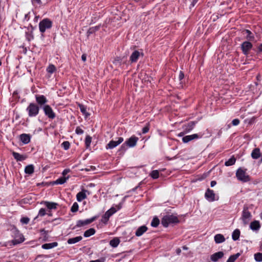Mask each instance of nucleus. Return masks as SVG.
I'll list each match as a JSON object with an SVG mask.
<instances>
[{
    "mask_svg": "<svg viewBox=\"0 0 262 262\" xmlns=\"http://www.w3.org/2000/svg\"><path fill=\"white\" fill-rule=\"evenodd\" d=\"M26 110L29 117H36L39 113V107L36 103H30L27 107Z\"/></svg>",
    "mask_w": 262,
    "mask_h": 262,
    "instance_id": "obj_1",
    "label": "nucleus"
},
{
    "mask_svg": "<svg viewBox=\"0 0 262 262\" xmlns=\"http://www.w3.org/2000/svg\"><path fill=\"white\" fill-rule=\"evenodd\" d=\"M179 222L178 217L173 215H167L164 216L161 221V224L165 227H168L171 223H177Z\"/></svg>",
    "mask_w": 262,
    "mask_h": 262,
    "instance_id": "obj_2",
    "label": "nucleus"
},
{
    "mask_svg": "<svg viewBox=\"0 0 262 262\" xmlns=\"http://www.w3.org/2000/svg\"><path fill=\"white\" fill-rule=\"evenodd\" d=\"M236 176L237 179L243 182H247L250 181V177L246 173V170L241 168L237 169L236 172Z\"/></svg>",
    "mask_w": 262,
    "mask_h": 262,
    "instance_id": "obj_3",
    "label": "nucleus"
},
{
    "mask_svg": "<svg viewBox=\"0 0 262 262\" xmlns=\"http://www.w3.org/2000/svg\"><path fill=\"white\" fill-rule=\"evenodd\" d=\"M252 217L251 213L248 211V207L246 206L244 207L242 212V220L245 225L248 224Z\"/></svg>",
    "mask_w": 262,
    "mask_h": 262,
    "instance_id": "obj_4",
    "label": "nucleus"
},
{
    "mask_svg": "<svg viewBox=\"0 0 262 262\" xmlns=\"http://www.w3.org/2000/svg\"><path fill=\"white\" fill-rule=\"evenodd\" d=\"M51 27L52 21L47 18L43 19L39 24V30L41 33L45 32L46 29H50Z\"/></svg>",
    "mask_w": 262,
    "mask_h": 262,
    "instance_id": "obj_5",
    "label": "nucleus"
},
{
    "mask_svg": "<svg viewBox=\"0 0 262 262\" xmlns=\"http://www.w3.org/2000/svg\"><path fill=\"white\" fill-rule=\"evenodd\" d=\"M43 110L45 115L50 119H54L55 117V114L53 112L51 107L49 105H44Z\"/></svg>",
    "mask_w": 262,
    "mask_h": 262,
    "instance_id": "obj_6",
    "label": "nucleus"
},
{
    "mask_svg": "<svg viewBox=\"0 0 262 262\" xmlns=\"http://www.w3.org/2000/svg\"><path fill=\"white\" fill-rule=\"evenodd\" d=\"M117 140L114 141L112 140L111 141L106 145V149H113L116 146H117L118 145L121 144L123 141V138L122 137H119L117 138Z\"/></svg>",
    "mask_w": 262,
    "mask_h": 262,
    "instance_id": "obj_7",
    "label": "nucleus"
},
{
    "mask_svg": "<svg viewBox=\"0 0 262 262\" xmlns=\"http://www.w3.org/2000/svg\"><path fill=\"white\" fill-rule=\"evenodd\" d=\"M252 44L249 41H244L241 45V48L243 53L245 55H247L249 53V51L252 49Z\"/></svg>",
    "mask_w": 262,
    "mask_h": 262,
    "instance_id": "obj_8",
    "label": "nucleus"
},
{
    "mask_svg": "<svg viewBox=\"0 0 262 262\" xmlns=\"http://www.w3.org/2000/svg\"><path fill=\"white\" fill-rule=\"evenodd\" d=\"M96 219H97V216H94V217H92L91 219H87V220H85L84 221L78 220L77 222L76 226L77 227H82V226L87 225L90 224V223H92L93 222H94Z\"/></svg>",
    "mask_w": 262,
    "mask_h": 262,
    "instance_id": "obj_9",
    "label": "nucleus"
},
{
    "mask_svg": "<svg viewBox=\"0 0 262 262\" xmlns=\"http://www.w3.org/2000/svg\"><path fill=\"white\" fill-rule=\"evenodd\" d=\"M138 139V138L136 136H132L125 142V144L129 147H134L136 145Z\"/></svg>",
    "mask_w": 262,
    "mask_h": 262,
    "instance_id": "obj_10",
    "label": "nucleus"
},
{
    "mask_svg": "<svg viewBox=\"0 0 262 262\" xmlns=\"http://www.w3.org/2000/svg\"><path fill=\"white\" fill-rule=\"evenodd\" d=\"M215 195L213 191L209 188L207 189L205 194L206 199L210 202H213L215 200Z\"/></svg>",
    "mask_w": 262,
    "mask_h": 262,
    "instance_id": "obj_11",
    "label": "nucleus"
},
{
    "mask_svg": "<svg viewBox=\"0 0 262 262\" xmlns=\"http://www.w3.org/2000/svg\"><path fill=\"white\" fill-rule=\"evenodd\" d=\"M200 137H201V136H200L197 134H194L193 135H188V136L183 137V138H182V141L184 143H187L190 141H192L194 139H197L199 138Z\"/></svg>",
    "mask_w": 262,
    "mask_h": 262,
    "instance_id": "obj_12",
    "label": "nucleus"
},
{
    "mask_svg": "<svg viewBox=\"0 0 262 262\" xmlns=\"http://www.w3.org/2000/svg\"><path fill=\"white\" fill-rule=\"evenodd\" d=\"M141 55L143 56L142 52L137 50L134 51L130 56V60L132 62H136Z\"/></svg>",
    "mask_w": 262,
    "mask_h": 262,
    "instance_id": "obj_13",
    "label": "nucleus"
},
{
    "mask_svg": "<svg viewBox=\"0 0 262 262\" xmlns=\"http://www.w3.org/2000/svg\"><path fill=\"white\" fill-rule=\"evenodd\" d=\"M224 255V253L223 252H217L212 254L210 256V259L212 261L216 262L218 261L220 259H221L222 257H223Z\"/></svg>",
    "mask_w": 262,
    "mask_h": 262,
    "instance_id": "obj_14",
    "label": "nucleus"
},
{
    "mask_svg": "<svg viewBox=\"0 0 262 262\" xmlns=\"http://www.w3.org/2000/svg\"><path fill=\"white\" fill-rule=\"evenodd\" d=\"M24 241V237L23 235L17 232V235H15V238L12 241V243L13 245H15L20 244Z\"/></svg>",
    "mask_w": 262,
    "mask_h": 262,
    "instance_id": "obj_15",
    "label": "nucleus"
},
{
    "mask_svg": "<svg viewBox=\"0 0 262 262\" xmlns=\"http://www.w3.org/2000/svg\"><path fill=\"white\" fill-rule=\"evenodd\" d=\"M36 101L38 105H44L47 102V99L43 95H36Z\"/></svg>",
    "mask_w": 262,
    "mask_h": 262,
    "instance_id": "obj_16",
    "label": "nucleus"
},
{
    "mask_svg": "<svg viewBox=\"0 0 262 262\" xmlns=\"http://www.w3.org/2000/svg\"><path fill=\"white\" fill-rule=\"evenodd\" d=\"M196 122L194 121H191L189 122L187 125L184 126V128L185 133L190 132L195 126Z\"/></svg>",
    "mask_w": 262,
    "mask_h": 262,
    "instance_id": "obj_17",
    "label": "nucleus"
},
{
    "mask_svg": "<svg viewBox=\"0 0 262 262\" xmlns=\"http://www.w3.org/2000/svg\"><path fill=\"white\" fill-rule=\"evenodd\" d=\"M20 140L24 144H27L30 141V136L28 134H23L20 136Z\"/></svg>",
    "mask_w": 262,
    "mask_h": 262,
    "instance_id": "obj_18",
    "label": "nucleus"
},
{
    "mask_svg": "<svg viewBox=\"0 0 262 262\" xmlns=\"http://www.w3.org/2000/svg\"><path fill=\"white\" fill-rule=\"evenodd\" d=\"M147 230V228L145 226H142L138 228V229L136 231V235L137 236H140L142 235L144 232H145Z\"/></svg>",
    "mask_w": 262,
    "mask_h": 262,
    "instance_id": "obj_19",
    "label": "nucleus"
},
{
    "mask_svg": "<svg viewBox=\"0 0 262 262\" xmlns=\"http://www.w3.org/2000/svg\"><path fill=\"white\" fill-rule=\"evenodd\" d=\"M13 156L17 161H22L26 159V156L19 154L18 152L13 151Z\"/></svg>",
    "mask_w": 262,
    "mask_h": 262,
    "instance_id": "obj_20",
    "label": "nucleus"
},
{
    "mask_svg": "<svg viewBox=\"0 0 262 262\" xmlns=\"http://www.w3.org/2000/svg\"><path fill=\"white\" fill-rule=\"evenodd\" d=\"M260 156V149L258 148H254L252 153L251 157L254 159H257Z\"/></svg>",
    "mask_w": 262,
    "mask_h": 262,
    "instance_id": "obj_21",
    "label": "nucleus"
},
{
    "mask_svg": "<svg viewBox=\"0 0 262 262\" xmlns=\"http://www.w3.org/2000/svg\"><path fill=\"white\" fill-rule=\"evenodd\" d=\"M250 227L252 230H258L260 228V225L258 221H255L251 223Z\"/></svg>",
    "mask_w": 262,
    "mask_h": 262,
    "instance_id": "obj_22",
    "label": "nucleus"
},
{
    "mask_svg": "<svg viewBox=\"0 0 262 262\" xmlns=\"http://www.w3.org/2000/svg\"><path fill=\"white\" fill-rule=\"evenodd\" d=\"M85 190H83L82 191L78 192L76 195L77 200L78 202H81L83 199L86 198V195L85 193Z\"/></svg>",
    "mask_w": 262,
    "mask_h": 262,
    "instance_id": "obj_23",
    "label": "nucleus"
},
{
    "mask_svg": "<svg viewBox=\"0 0 262 262\" xmlns=\"http://www.w3.org/2000/svg\"><path fill=\"white\" fill-rule=\"evenodd\" d=\"M214 241L216 244H220L225 241L224 236L221 234H217L214 236Z\"/></svg>",
    "mask_w": 262,
    "mask_h": 262,
    "instance_id": "obj_24",
    "label": "nucleus"
},
{
    "mask_svg": "<svg viewBox=\"0 0 262 262\" xmlns=\"http://www.w3.org/2000/svg\"><path fill=\"white\" fill-rule=\"evenodd\" d=\"M58 243L57 242H53L52 243H48L43 244L41 246L42 248L44 249H50L57 246Z\"/></svg>",
    "mask_w": 262,
    "mask_h": 262,
    "instance_id": "obj_25",
    "label": "nucleus"
},
{
    "mask_svg": "<svg viewBox=\"0 0 262 262\" xmlns=\"http://www.w3.org/2000/svg\"><path fill=\"white\" fill-rule=\"evenodd\" d=\"M82 237L81 236H77L75 237L71 238L68 239L67 243L69 244H75L77 242H79V241L82 240Z\"/></svg>",
    "mask_w": 262,
    "mask_h": 262,
    "instance_id": "obj_26",
    "label": "nucleus"
},
{
    "mask_svg": "<svg viewBox=\"0 0 262 262\" xmlns=\"http://www.w3.org/2000/svg\"><path fill=\"white\" fill-rule=\"evenodd\" d=\"M44 204H45L46 207L49 209H56L57 206L58 205V204L56 203L49 202H45Z\"/></svg>",
    "mask_w": 262,
    "mask_h": 262,
    "instance_id": "obj_27",
    "label": "nucleus"
},
{
    "mask_svg": "<svg viewBox=\"0 0 262 262\" xmlns=\"http://www.w3.org/2000/svg\"><path fill=\"white\" fill-rule=\"evenodd\" d=\"M111 216H112L111 213H110V212H107V211L102 216L101 222L105 224H106Z\"/></svg>",
    "mask_w": 262,
    "mask_h": 262,
    "instance_id": "obj_28",
    "label": "nucleus"
},
{
    "mask_svg": "<svg viewBox=\"0 0 262 262\" xmlns=\"http://www.w3.org/2000/svg\"><path fill=\"white\" fill-rule=\"evenodd\" d=\"M244 32L247 34L246 39L249 41H253L254 40V36L252 32L249 30H245Z\"/></svg>",
    "mask_w": 262,
    "mask_h": 262,
    "instance_id": "obj_29",
    "label": "nucleus"
},
{
    "mask_svg": "<svg viewBox=\"0 0 262 262\" xmlns=\"http://www.w3.org/2000/svg\"><path fill=\"white\" fill-rule=\"evenodd\" d=\"M100 29V26H97L95 27L90 28L87 31V36H89L91 34H92L97 31Z\"/></svg>",
    "mask_w": 262,
    "mask_h": 262,
    "instance_id": "obj_30",
    "label": "nucleus"
},
{
    "mask_svg": "<svg viewBox=\"0 0 262 262\" xmlns=\"http://www.w3.org/2000/svg\"><path fill=\"white\" fill-rule=\"evenodd\" d=\"M119 243L120 240L117 237L113 238L110 242V245L114 248L117 247Z\"/></svg>",
    "mask_w": 262,
    "mask_h": 262,
    "instance_id": "obj_31",
    "label": "nucleus"
},
{
    "mask_svg": "<svg viewBox=\"0 0 262 262\" xmlns=\"http://www.w3.org/2000/svg\"><path fill=\"white\" fill-rule=\"evenodd\" d=\"M95 233V230L94 228H90L86 230L84 233V236L88 237Z\"/></svg>",
    "mask_w": 262,
    "mask_h": 262,
    "instance_id": "obj_32",
    "label": "nucleus"
},
{
    "mask_svg": "<svg viewBox=\"0 0 262 262\" xmlns=\"http://www.w3.org/2000/svg\"><path fill=\"white\" fill-rule=\"evenodd\" d=\"M25 172L27 174H32L34 172V166L33 165H29L25 167Z\"/></svg>",
    "mask_w": 262,
    "mask_h": 262,
    "instance_id": "obj_33",
    "label": "nucleus"
},
{
    "mask_svg": "<svg viewBox=\"0 0 262 262\" xmlns=\"http://www.w3.org/2000/svg\"><path fill=\"white\" fill-rule=\"evenodd\" d=\"M240 235V231L239 229H235L232 233V238L234 241L237 240Z\"/></svg>",
    "mask_w": 262,
    "mask_h": 262,
    "instance_id": "obj_34",
    "label": "nucleus"
},
{
    "mask_svg": "<svg viewBox=\"0 0 262 262\" xmlns=\"http://www.w3.org/2000/svg\"><path fill=\"white\" fill-rule=\"evenodd\" d=\"M78 106L80 110V111L82 112V113L86 117H88V116L90 115V114H89L87 112H86V107L82 104H78Z\"/></svg>",
    "mask_w": 262,
    "mask_h": 262,
    "instance_id": "obj_35",
    "label": "nucleus"
},
{
    "mask_svg": "<svg viewBox=\"0 0 262 262\" xmlns=\"http://www.w3.org/2000/svg\"><path fill=\"white\" fill-rule=\"evenodd\" d=\"M68 179H69V177H62L58 179L57 180H56L54 183L57 184H63L66 182V181Z\"/></svg>",
    "mask_w": 262,
    "mask_h": 262,
    "instance_id": "obj_36",
    "label": "nucleus"
},
{
    "mask_svg": "<svg viewBox=\"0 0 262 262\" xmlns=\"http://www.w3.org/2000/svg\"><path fill=\"white\" fill-rule=\"evenodd\" d=\"M47 71L48 73L51 74L56 71V68L54 65L50 64L47 68Z\"/></svg>",
    "mask_w": 262,
    "mask_h": 262,
    "instance_id": "obj_37",
    "label": "nucleus"
},
{
    "mask_svg": "<svg viewBox=\"0 0 262 262\" xmlns=\"http://www.w3.org/2000/svg\"><path fill=\"white\" fill-rule=\"evenodd\" d=\"M236 159L233 156L225 163V165L227 166L233 165L235 164Z\"/></svg>",
    "mask_w": 262,
    "mask_h": 262,
    "instance_id": "obj_38",
    "label": "nucleus"
},
{
    "mask_svg": "<svg viewBox=\"0 0 262 262\" xmlns=\"http://www.w3.org/2000/svg\"><path fill=\"white\" fill-rule=\"evenodd\" d=\"M239 253H238L231 255L226 262H234L235 260L239 257Z\"/></svg>",
    "mask_w": 262,
    "mask_h": 262,
    "instance_id": "obj_39",
    "label": "nucleus"
},
{
    "mask_svg": "<svg viewBox=\"0 0 262 262\" xmlns=\"http://www.w3.org/2000/svg\"><path fill=\"white\" fill-rule=\"evenodd\" d=\"M160 223V221L158 219V217H155L152 219L151 223V226L154 227H157Z\"/></svg>",
    "mask_w": 262,
    "mask_h": 262,
    "instance_id": "obj_40",
    "label": "nucleus"
},
{
    "mask_svg": "<svg viewBox=\"0 0 262 262\" xmlns=\"http://www.w3.org/2000/svg\"><path fill=\"white\" fill-rule=\"evenodd\" d=\"M254 259L257 262L262 261V253H256L254 254Z\"/></svg>",
    "mask_w": 262,
    "mask_h": 262,
    "instance_id": "obj_41",
    "label": "nucleus"
},
{
    "mask_svg": "<svg viewBox=\"0 0 262 262\" xmlns=\"http://www.w3.org/2000/svg\"><path fill=\"white\" fill-rule=\"evenodd\" d=\"M78 208H79V206H78V204L76 203V202H75L71 208V211L72 212H76L78 211Z\"/></svg>",
    "mask_w": 262,
    "mask_h": 262,
    "instance_id": "obj_42",
    "label": "nucleus"
},
{
    "mask_svg": "<svg viewBox=\"0 0 262 262\" xmlns=\"http://www.w3.org/2000/svg\"><path fill=\"white\" fill-rule=\"evenodd\" d=\"M92 138L90 136H87L85 139V144L86 147L88 148L91 143Z\"/></svg>",
    "mask_w": 262,
    "mask_h": 262,
    "instance_id": "obj_43",
    "label": "nucleus"
},
{
    "mask_svg": "<svg viewBox=\"0 0 262 262\" xmlns=\"http://www.w3.org/2000/svg\"><path fill=\"white\" fill-rule=\"evenodd\" d=\"M159 171L157 170H153L150 173V176L154 179H157L159 177Z\"/></svg>",
    "mask_w": 262,
    "mask_h": 262,
    "instance_id": "obj_44",
    "label": "nucleus"
},
{
    "mask_svg": "<svg viewBox=\"0 0 262 262\" xmlns=\"http://www.w3.org/2000/svg\"><path fill=\"white\" fill-rule=\"evenodd\" d=\"M70 144L68 141H64L61 144V146L65 149L67 150L70 148Z\"/></svg>",
    "mask_w": 262,
    "mask_h": 262,
    "instance_id": "obj_45",
    "label": "nucleus"
},
{
    "mask_svg": "<svg viewBox=\"0 0 262 262\" xmlns=\"http://www.w3.org/2000/svg\"><path fill=\"white\" fill-rule=\"evenodd\" d=\"M117 207H118L117 209H116L114 207H112L109 210H107V212H110V213H111V215H112L114 213H115L117 211V210H119L121 208V206H118Z\"/></svg>",
    "mask_w": 262,
    "mask_h": 262,
    "instance_id": "obj_46",
    "label": "nucleus"
},
{
    "mask_svg": "<svg viewBox=\"0 0 262 262\" xmlns=\"http://www.w3.org/2000/svg\"><path fill=\"white\" fill-rule=\"evenodd\" d=\"M29 221H30V219L27 217H24L20 219L21 223H22L23 224H28Z\"/></svg>",
    "mask_w": 262,
    "mask_h": 262,
    "instance_id": "obj_47",
    "label": "nucleus"
},
{
    "mask_svg": "<svg viewBox=\"0 0 262 262\" xmlns=\"http://www.w3.org/2000/svg\"><path fill=\"white\" fill-rule=\"evenodd\" d=\"M75 132L77 134L81 135L84 132L79 126H78L76 128Z\"/></svg>",
    "mask_w": 262,
    "mask_h": 262,
    "instance_id": "obj_48",
    "label": "nucleus"
},
{
    "mask_svg": "<svg viewBox=\"0 0 262 262\" xmlns=\"http://www.w3.org/2000/svg\"><path fill=\"white\" fill-rule=\"evenodd\" d=\"M149 124H147L145 127H144L142 129V133L146 134L149 131Z\"/></svg>",
    "mask_w": 262,
    "mask_h": 262,
    "instance_id": "obj_49",
    "label": "nucleus"
},
{
    "mask_svg": "<svg viewBox=\"0 0 262 262\" xmlns=\"http://www.w3.org/2000/svg\"><path fill=\"white\" fill-rule=\"evenodd\" d=\"M45 214H46V210H45V209H43V208H41L39 210V211L38 215L41 216H43Z\"/></svg>",
    "mask_w": 262,
    "mask_h": 262,
    "instance_id": "obj_50",
    "label": "nucleus"
},
{
    "mask_svg": "<svg viewBox=\"0 0 262 262\" xmlns=\"http://www.w3.org/2000/svg\"><path fill=\"white\" fill-rule=\"evenodd\" d=\"M32 3L33 5H35L36 4L37 5H40L41 4V0H31Z\"/></svg>",
    "mask_w": 262,
    "mask_h": 262,
    "instance_id": "obj_51",
    "label": "nucleus"
},
{
    "mask_svg": "<svg viewBox=\"0 0 262 262\" xmlns=\"http://www.w3.org/2000/svg\"><path fill=\"white\" fill-rule=\"evenodd\" d=\"M239 123V120L238 119H234L232 121L233 125H237Z\"/></svg>",
    "mask_w": 262,
    "mask_h": 262,
    "instance_id": "obj_52",
    "label": "nucleus"
},
{
    "mask_svg": "<svg viewBox=\"0 0 262 262\" xmlns=\"http://www.w3.org/2000/svg\"><path fill=\"white\" fill-rule=\"evenodd\" d=\"M184 77V74L182 72H180L179 75V79L181 81L182 80Z\"/></svg>",
    "mask_w": 262,
    "mask_h": 262,
    "instance_id": "obj_53",
    "label": "nucleus"
},
{
    "mask_svg": "<svg viewBox=\"0 0 262 262\" xmlns=\"http://www.w3.org/2000/svg\"><path fill=\"white\" fill-rule=\"evenodd\" d=\"M70 171V170L69 169H64L63 170V171L62 172V175H63V177H65V176Z\"/></svg>",
    "mask_w": 262,
    "mask_h": 262,
    "instance_id": "obj_54",
    "label": "nucleus"
},
{
    "mask_svg": "<svg viewBox=\"0 0 262 262\" xmlns=\"http://www.w3.org/2000/svg\"><path fill=\"white\" fill-rule=\"evenodd\" d=\"M127 145H126V144H125V142L124 143H123V144L121 145V149H122V150H126V147H127Z\"/></svg>",
    "mask_w": 262,
    "mask_h": 262,
    "instance_id": "obj_55",
    "label": "nucleus"
},
{
    "mask_svg": "<svg viewBox=\"0 0 262 262\" xmlns=\"http://www.w3.org/2000/svg\"><path fill=\"white\" fill-rule=\"evenodd\" d=\"M81 59L83 61H85L86 59V55L85 54L82 55Z\"/></svg>",
    "mask_w": 262,
    "mask_h": 262,
    "instance_id": "obj_56",
    "label": "nucleus"
},
{
    "mask_svg": "<svg viewBox=\"0 0 262 262\" xmlns=\"http://www.w3.org/2000/svg\"><path fill=\"white\" fill-rule=\"evenodd\" d=\"M216 184V181H212L210 183V185H211V187H213Z\"/></svg>",
    "mask_w": 262,
    "mask_h": 262,
    "instance_id": "obj_57",
    "label": "nucleus"
},
{
    "mask_svg": "<svg viewBox=\"0 0 262 262\" xmlns=\"http://www.w3.org/2000/svg\"><path fill=\"white\" fill-rule=\"evenodd\" d=\"M258 50L259 52H262V43L258 46Z\"/></svg>",
    "mask_w": 262,
    "mask_h": 262,
    "instance_id": "obj_58",
    "label": "nucleus"
},
{
    "mask_svg": "<svg viewBox=\"0 0 262 262\" xmlns=\"http://www.w3.org/2000/svg\"><path fill=\"white\" fill-rule=\"evenodd\" d=\"M198 1V0H193L192 3H191V5L192 6H194L195 5V4L197 3V2Z\"/></svg>",
    "mask_w": 262,
    "mask_h": 262,
    "instance_id": "obj_59",
    "label": "nucleus"
},
{
    "mask_svg": "<svg viewBox=\"0 0 262 262\" xmlns=\"http://www.w3.org/2000/svg\"><path fill=\"white\" fill-rule=\"evenodd\" d=\"M185 133H186L185 132H181L180 133H179L178 134V136H179V137L183 136L184 135Z\"/></svg>",
    "mask_w": 262,
    "mask_h": 262,
    "instance_id": "obj_60",
    "label": "nucleus"
},
{
    "mask_svg": "<svg viewBox=\"0 0 262 262\" xmlns=\"http://www.w3.org/2000/svg\"><path fill=\"white\" fill-rule=\"evenodd\" d=\"M181 250L179 248L177 249V250H176V252L178 254H180V253H181Z\"/></svg>",
    "mask_w": 262,
    "mask_h": 262,
    "instance_id": "obj_61",
    "label": "nucleus"
},
{
    "mask_svg": "<svg viewBox=\"0 0 262 262\" xmlns=\"http://www.w3.org/2000/svg\"><path fill=\"white\" fill-rule=\"evenodd\" d=\"M90 262H102V261L100 259H97L96 260H91Z\"/></svg>",
    "mask_w": 262,
    "mask_h": 262,
    "instance_id": "obj_62",
    "label": "nucleus"
},
{
    "mask_svg": "<svg viewBox=\"0 0 262 262\" xmlns=\"http://www.w3.org/2000/svg\"><path fill=\"white\" fill-rule=\"evenodd\" d=\"M183 249H184V250H187V248L186 246H183Z\"/></svg>",
    "mask_w": 262,
    "mask_h": 262,
    "instance_id": "obj_63",
    "label": "nucleus"
},
{
    "mask_svg": "<svg viewBox=\"0 0 262 262\" xmlns=\"http://www.w3.org/2000/svg\"><path fill=\"white\" fill-rule=\"evenodd\" d=\"M260 247L261 250H262V241H261V242L260 243Z\"/></svg>",
    "mask_w": 262,
    "mask_h": 262,
    "instance_id": "obj_64",
    "label": "nucleus"
}]
</instances>
